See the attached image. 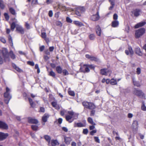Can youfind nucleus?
Returning <instances> with one entry per match:
<instances>
[{
  "label": "nucleus",
  "instance_id": "1",
  "mask_svg": "<svg viewBox=\"0 0 146 146\" xmlns=\"http://www.w3.org/2000/svg\"><path fill=\"white\" fill-rule=\"evenodd\" d=\"M0 56H2L5 61H9L10 58L7 49L6 48H3L0 50Z\"/></svg>",
  "mask_w": 146,
  "mask_h": 146
},
{
  "label": "nucleus",
  "instance_id": "2",
  "mask_svg": "<svg viewBox=\"0 0 146 146\" xmlns=\"http://www.w3.org/2000/svg\"><path fill=\"white\" fill-rule=\"evenodd\" d=\"M11 92L10 89L8 87H7L6 88V92L4 94V96L5 98V102L7 104H8L9 100L12 97L10 94Z\"/></svg>",
  "mask_w": 146,
  "mask_h": 146
},
{
  "label": "nucleus",
  "instance_id": "3",
  "mask_svg": "<svg viewBox=\"0 0 146 146\" xmlns=\"http://www.w3.org/2000/svg\"><path fill=\"white\" fill-rule=\"evenodd\" d=\"M133 93L135 95L138 96L143 98H145V94L142 91L137 88H134L133 91Z\"/></svg>",
  "mask_w": 146,
  "mask_h": 146
},
{
  "label": "nucleus",
  "instance_id": "4",
  "mask_svg": "<svg viewBox=\"0 0 146 146\" xmlns=\"http://www.w3.org/2000/svg\"><path fill=\"white\" fill-rule=\"evenodd\" d=\"M145 29L143 28H140L136 31L135 36L136 38H139L142 36L145 33Z\"/></svg>",
  "mask_w": 146,
  "mask_h": 146
},
{
  "label": "nucleus",
  "instance_id": "5",
  "mask_svg": "<svg viewBox=\"0 0 146 146\" xmlns=\"http://www.w3.org/2000/svg\"><path fill=\"white\" fill-rule=\"evenodd\" d=\"M100 71L102 75L106 76L109 75L110 76L111 73V71L108 69L104 68L102 69Z\"/></svg>",
  "mask_w": 146,
  "mask_h": 146
},
{
  "label": "nucleus",
  "instance_id": "6",
  "mask_svg": "<svg viewBox=\"0 0 146 146\" xmlns=\"http://www.w3.org/2000/svg\"><path fill=\"white\" fill-rule=\"evenodd\" d=\"M132 13L135 17H138L142 13L141 10L139 9H136L133 10Z\"/></svg>",
  "mask_w": 146,
  "mask_h": 146
},
{
  "label": "nucleus",
  "instance_id": "7",
  "mask_svg": "<svg viewBox=\"0 0 146 146\" xmlns=\"http://www.w3.org/2000/svg\"><path fill=\"white\" fill-rule=\"evenodd\" d=\"M100 18L99 12L98 11L96 15H93L91 17V19L93 21H96L99 20Z\"/></svg>",
  "mask_w": 146,
  "mask_h": 146
},
{
  "label": "nucleus",
  "instance_id": "8",
  "mask_svg": "<svg viewBox=\"0 0 146 146\" xmlns=\"http://www.w3.org/2000/svg\"><path fill=\"white\" fill-rule=\"evenodd\" d=\"M86 125V123L85 121L84 123H75L74 124V127H85Z\"/></svg>",
  "mask_w": 146,
  "mask_h": 146
},
{
  "label": "nucleus",
  "instance_id": "9",
  "mask_svg": "<svg viewBox=\"0 0 146 146\" xmlns=\"http://www.w3.org/2000/svg\"><path fill=\"white\" fill-rule=\"evenodd\" d=\"M8 126L5 122L0 121V128L5 129H8Z\"/></svg>",
  "mask_w": 146,
  "mask_h": 146
},
{
  "label": "nucleus",
  "instance_id": "10",
  "mask_svg": "<svg viewBox=\"0 0 146 146\" xmlns=\"http://www.w3.org/2000/svg\"><path fill=\"white\" fill-rule=\"evenodd\" d=\"M8 136L7 133H5L0 132V141H1L6 139Z\"/></svg>",
  "mask_w": 146,
  "mask_h": 146
},
{
  "label": "nucleus",
  "instance_id": "11",
  "mask_svg": "<svg viewBox=\"0 0 146 146\" xmlns=\"http://www.w3.org/2000/svg\"><path fill=\"white\" fill-rule=\"evenodd\" d=\"M125 52L126 54L127 55L129 54L132 55L133 53V50L132 48L130 46L129 47L128 50H125Z\"/></svg>",
  "mask_w": 146,
  "mask_h": 146
},
{
  "label": "nucleus",
  "instance_id": "12",
  "mask_svg": "<svg viewBox=\"0 0 146 146\" xmlns=\"http://www.w3.org/2000/svg\"><path fill=\"white\" fill-rule=\"evenodd\" d=\"M96 31L97 35L98 36H100L101 30V28L99 25H97L96 26Z\"/></svg>",
  "mask_w": 146,
  "mask_h": 146
},
{
  "label": "nucleus",
  "instance_id": "13",
  "mask_svg": "<svg viewBox=\"0 0 146 146\" xmlns=\"http://www.w3.org/2000/svg\"><path fill=\"white\" fill-rule=\"evenodd\" d=\"M16 30L21 34L24 33V30L22 27L18 25H17L16 26Z\"/></svg>",
  "mask_w": 146,
  "mask_h": 146
},
{
  "label": "nucleus",
  "instance_id": "14",
  "mask_svg": "<svg viewBox=\"0 0 146 146\" xmlns=\"http://www.w3.org/2000/svg\"><path fill=\"white\" fill-rule=\"evenodd\" d=\"M132 79L133 83L135 86L137 87H139L141 86L140 83L139 82L136 81L135 78L134 77H132Z\"/></svg>",
  "mask_w": 146,
  "mask_h": 146
},
{
  "label": "nucleus",
  "instance_id": "15",
  "mask_svg": "<svg viewBox=\"0 0 146 146\" xmlns=\"http://www.w3.org/2000/svg\"><path fill=\"white\" fill-rule=\"evenodd\" d=\"M146 24V22L145 21H141L135 25V28H138L140 27H142Z\"/></svg>",
  "mask_w": 146,
  "mask_h": 146
},
{
  "label": "nucleus",
  "instance_id": "16",
  "mask_svg": "<svg viewBox=\"0 0 146 146\" xmlns=\"http://www.w3.org/2000/svg\"><path fill=\"white\" fill-rule=\"evenodd\" d=\"M72 117L73 116L70 115H67L66 116V121L70 123L72 122L74 120V119Z\"/></svg>",
  "mask_w": 146,
  "mask_h": 146
},
{
  "label": "nucleus",
  "instance_id": "17",
  "mask_svg": "<svg viewBox=\"0 0 146 146\" xmlns=\"http://www.w3.org/2000/svg\"><path fill=\"white\" fill-rule=\"evenodd\" d=\"M15 20L13 22L11 25V30H12L13 31L15 27H16L17 25H16L15 23H17V19H14Z\"/></svg>",
  "mask_w": 146,
  "mask_h": 146
},
{
  "label": "nucleus",
  "instance_id": "18",
  "mask_svg": "<svg viewBox=\"0 0 146 146\" xmlns=\"http://www.w3.org/2000/svg\"><path fill=\"white\" fill-rule=\"evenodd\" d=\"M64 141L65 143L67 145L70 144L72 139L70 137H64Z\"/></svg>",
  "mask_w": 146,
  "mask_h": 146
},
{
  "label": "nucleus",
  "instance_id": "19",
  "mask_svg": "<svg viewBox=\"0 0 146 146\" xmlns=\"http://www.w3.org/2000/svg\"><path fill=\"white\" fill-rule=\"evenodd\" d=\"M28 122L32 123L37 124L38 123V121L36 119L29 118Z\"/></svg>",
  "mask_w": 146,
  "mask_h": 146
},
{
  "label": "nucleus",
  "instance_id": "20",
  "mask_svg": "<svg viewBox=\"0 0 146 146\" xmlns=\"http://www.w3.org/2000/svg\"><path fill=\"white\" fill-rule=\"evenodd\" d=\"M49 116L48 114L45 113L42 117V121L44 122H46L47 119L49 117Z\"/></svg>",
  "mask_w": 146,
  "mask_h": 146
},
{
  "label": "nucleus",
  "instance_id": "21",
  "mask_svg": "<svg viewBox=\"0 0 146 146\" xmlns=\"http://www.w3.org/2000/svg\"><path fill=\"white\" fill-rule=\"evenodd\" d=\"M52 105L56 109L58 110L60 109V106L59 105L57 104L56 102H52Z\"/></svg>",
  "mask_w": 146,
  "mask_h": 146
},
{
  "label": "nucleus",
  "instance_id": "22",
  "mask_svg": "<svg viewBox=\"0 0 146 146\" xmlns=\"http://www.w3.org/2000/svg\"><path fill=\"white\" fill-rule=\"evenodd\" d=\"M119 24V22L117 20H115L112 22V26L113 27H116L118 26Z\"/></svg>",
  "mask_w": 146,
  "mask_h": 146
},
{
  "label": "nucleus",
  "instance_id": "23",
  "mask_svg": "<svg viewBox=\"0 0 146 146\" xmlns=\"http://www.w3.org/2000/svg\"><path fill=\"white\" fill-rule=\"evenodd\" d=\"M28 100L32 108H34L35 106L36 105L33 102V100L30 98H28Z\"/></svg>",
  "mask_w": 146,
  "mask_h": 146
},
{
  "label": "nucleus",
  "instance_id": "24",
  "mask_svg": "<svg viewBox=\"0 0 146 146\" xmlns=\"http://www.w3.org/2000/svg\"><path fill=\"white\" fill-rule=\"evenodd\" d=\"M51 144L52 146H56L59 145V143L57 140H52L51 141Z\"/></svg>",
  "mask_w": 146,
  "mask_h": 146
},
{
  "label": "nucleus",
  "instance_id": "25",
  "mask_svg": "<svg viewBox=\"0 0 146 146\" xmlns=\"http://www.w3.org/2000/svg\"><path fill=\"white\" fill-rule=\"evenodd\" d=\"M136 53L139 56H141L142 53L141 51L140 48L139 47H137L135 48Z\"/></svg>",
  "mask_w": 146,
  "mask_h": 146
},
{
  "label": "nucleus",
  "instance_id": "26",
  "mask_svg": "<svg viewBox=\"0 0 146 146\" xmlns=\"http://www.w3.org/2000/svg\"><path fill=\"white\" fill-rule=\"evenodd\" d=\"M74 23L76 25L80 27L84 26V25L82 23L78 21H74Z\"/></svg>",
  "mask_w": 146,
  "mask_h": 146
},
{
  "label": "nucleus",
  "instance_id": "27",
  "mask_svg": "<svg viewBox=\"0 0 146 146\" xmlns=\"http://www.w3.org/2000/svg\"><path fill=\"white\" fill-rule=\"evenodd\" d=\"M44 139L48 142V144H49L50 142L51 139L50 137L48 135H46L44 136Z\"/></svg>",
  "mask_w": 146,
  "mask_h": 146
},
{
  "label": "nucleus",
  "instance_id": "28",
  "mask_svg": "<svg viewBox=\"0 0 146 146\" xmlns=\"http://www.w3.org/2000/svg\"><path fill=\"white\" fill-rule=\"evenodd\" d=\"M88 109L90 110H92L94 109L95 108V106L91 102H90L89 105L88 106Z\"/></svg>",
  "mask_w": 146,
  "mask_h": 146
},
{
  "label": "nucleus",
  "instance_id": "29",
  "mask_svg": "<svg viewBox=\"0 0 146 146\" xmlns=\"http://www.w3.org/2000/svg\"><path fill=\"white\" fill-rule=\"evenodd\" d=\"M13 66L14 68L18 72H23V70L19 67L17 66L15 64H13Z\"/></svg>",
  "mask_w": 146,
  "mask_h": 146
},
{
  "label": "nucleus",
  "instance_id": "30",
  "mask_svg": "<svg viewBox=\"0 0 146 146\" xmlns=\"http://www.w3.org/2000/svg\"><path fill=\"white\" fill-rule=\"evenodd\" d=\"M138 122L136 120H135L133 121V123L132 124V127L135 128H137L138 127Z\"/></svg>",
  "mask_w": 146,
  "mask_h": 146
},
{
  "label": "nucleus",
  "instance_id": "31",
  "mask_svg": "<svg viewBox=\"0 0 146 146\" xmlns=\"http://www.w3.org/2000/svg\"><path fill=\"white\" fill-rule=\"evenodd\" d=\"M56 70L57 72L59 74H61L62 72V69L60 66H58L56 67Z\"/></svg>",
  "mask_w": 146,
  "mask_h": 146
},
{
  "label": "nucleus",
  "instance_id": "32",
  "mask_svg": "<svg viewBox=\"0 0 146 146\" xmlns=\"http://www.w3.org/2000/svg\"><path fill=\"white\" fill-rule=\"evenodd\" d=\"M9 55L12 59H14L15 58V55L13 53V52L12 51H10L9 52Z\"/></svg>",
  "mask_w": 146,
  "mask_h": 146
},
{
  "label": "nucleus",
  "instance_id": "33",
  "mask_svg": "<svg viewBox=\"0 0 146 146\" xmlns=\"http://www.w3.org/2000/svg\"><path fill=\"white\" fill-rule=\"evenodd\" d=\"M68 113L70 116H73V115L76 116L77 117L78 116V114L77 113L74 114V112L72 111H68Z\"/></svg>",
  "mask_w": 146,
  "mask_h": 146
},
{
  "label": "nucleus",
  "instance_id": "34",
  "mask_svg": "<svg viewBox=\"0 0 146 146\" xmlns=\"http://www.w3.org/2000/svg\"><path fill=\"white\" fill-rule=\"evenodd\" d=\"M90 102L84 101L82 102V105L85 108H88V107Z\"/></svg>",
  "mask_w": 146,
  "mask_h": 146
},
{
  "label": "nucleus",
  "instance_id": "35",
  "mask_svg": "<svg viewBox=\"0 0 146 146\" xmlns=\"http://www.w3.org/2000/svg\"><path fill=\"white\" fill-rule=\"evenodd\" d=\"M88 121L90 123L93 125H96L95 123L94 122L92 119L90 117H89L88 118Z\"/></svg>",
  "mask_w": 146,
  "mask_h": 146
},
{
  "label": "nucleus",
  "instance_id": "36",
  "mask_svg": "<svg viewBox=\"0 0 146 146\" xmlns=\"http://www.w3.org/2000/svg\"><path fill=\"white\" fill-rule=\"evenodd\" d=\"M75 13L77 16H81L82 14L81 12H80V10L78 8H77L76 9Z\"/></svg>",
  "mask_w": 146,
  "mask_h": 146
},
{
  "label": "nucleus",
  "instance_id": "37",
  "mask_svg": "<svg viewBox=\"0 0 146 146\" xmlns=\"http://www.w3.org/2000/svg\"><path fill=\"white\" fill-rule=\"evenodd\" d=\"M110 84L112 85L116 84H117L116 80H114L113 79H112L110 80Z\"/></svg>",
  "mask_w": 146,
  "mask_h": 146
},
{
  "label": "nucleus",
  "instance_id": "38",
  "mask_svg": "<svg viewBox=\"0 0 146 146\" xmlns=\"http://www.w3.org/2000/svg\"><path fill=\"white\" fill-rule=\"evenodd\" d=\"M77 8L80 10V11L82 14L85 11V8L83 7H79Z\"/></svg>",
  "mask_w": 146,
  "mask_h": 146
},
{
  "label": "nucleus",
  "instance_id": "39",
  "mask_svg": "<svg viewBox=\"0 0 146 146\" xmlns=\"http://www.w3.org/2000/svg\"><path fill=\"white\" fill-rule=\"evenodd\" d=\"M9 11L10 13L13 15H15L16 13L15 10L12 8H10L9 9Z\"/></svg>",
  "mask_w": 146,
  "mask_h": 146
},
{
  "label": "nucleus",
  "instance_id": "40",
  "mask_svg": "<svg viewBox=\"0 0 146 146\" xmlns=\"http://www.w3.org/2000/svg\"><path fill=\"white\" fill-rule=\"evenodd\" d=\"M90 72V70L89 68L87 66H86V68H85V70L83 69L82 70V72L84 73L88 72Z\"/></svg>",
  "mask_w": 146,
  "mask_h": 146
},
{
  "label": "nucleus",
  "instance_id": "41",
  "mask_svg": "<svg viewBox=\"0 0 146 146\" xmlns=\"http://www.w3.org/2000/svg\"><path fill=\"white\" fill-rule=\"evenodd\" d=\"M89 38L91 40H94L95 38V35L93 34H91L89 35Z\"/></svg>",
  "mask_w": 146,
  "mask_h": 146
},
{
  "label": "nucleus",
  "instance_id": "42",
  "mask_svg": "<svg viewBox=\"0 0 146 146\" xmlns=\"http://www.w3.org/2000/svg\"><path fill=\"white\" fill-rule=\"evenodd\" d=\"M41 37L43 38H44L45 40H46V42H47V40H46V34L45 32H42L41 33Z\"/></svg>",
  "mask_w": 146,
  "mask_h": 146
},
{
  "label": "nucleus",
  "instance_id": "43",
  "mask_svg": "<svg viewBox=\"0 0 146 146\" xmlns=\"http://www.w3.org/2000/svg\"><path fill=\"white\" fill-rule=\"evenodd\" d=\"M141 108L142 110L144 111H146V107L145 106V103L144 102H142Z\"/></svg>",
  "mask_w": 146,
  "mask_h": 146
},
{
  "label": "nucleus",
  "instance_id": "44",
  "mask_svg": "<svg viewBox=\"0 0 146 146\" xmlns=\"http://www.w3.org/2000/svg\"><path fill=\"white\" fill-rule=\"evenodd\" d=\"M0 7L2 9H3L4 8L5 5L3 0H0Z\"/></svg>",
  "mask_w": 146,
  "mask_h": 146
},
{
  "label": "nucleus",
  "instance_id": "45",
  "mask_svg": "<svg viewBox=\"0 0 146 146\" xmlns=\"http://www.w3.org/2000/svg\"><path fill=\"white\" fill-rule=\"evenodd\" d=\"M90 60L96 61H97L98 60V59L96 57L92 56H91Z\"/></svg>",
  "mask_w": 146,
  "mask_h": 146
},
{
  "label": "nucleus",
  "instance_id": "46",
  "mask_svg": "<svg viewBox=\"0 0 146 146\" xmlns=\"http://www.w3.org/2000/svg\"><path fill=\"white\" fill-rule=\"evenodd\" d=\"M32 129L34 131H36L38 130V127L36 125H32L31 126Z\"/></svg>",
  "mask_w": 146,
  "mask_h": 146
},
{
  "label": "nucleus",
  "instance_id": "47",
  "mask_svg": "<svg viewBox=\"0 0 146 146\" xmlns=\"http://www.w3.org/2000/svg\"><path fill=\"white\" fill-rule=\"evenodd\" d=\"M56 25L60 27H61L62 25V23L60 21H56Z\"/></svg>",
  "mask_w": 146,
  "mask_h": 146
},
{
  "label": "nucleus",
  "instance_id": "48",
  "mask_svg": "<svg viewBox=\"0 0 146 146\" xmlns=\"http://www.w3.org/2000/svg\"><path fill=\"white\" fill-rule=\"evenodd\" d=\"M61 9L62 10V11H66L68 10V8L66 7L65 6L63 5H61Z\"/></svg>",
  "mask_w": 146,
  "mask_h": 146
},
{
  "label": "nucleus",
  "instance_id": "49",
  "mask_svg": "<svg viewBox=\"0 0 146 146\" xmlns=\"http://www.w3.org/2000/svg\"><path fill=\"white\" fill-rule=\"evenodd\" d=\"M9 42L11 44V45H13V40L12 38V37L10 35H9L8 37Z\"/></svg>",
  "mask_w": 146,
  "mask_h": 146
},
{
  "label": "nucleus",
  "instance_id": "50",
  "mask_svg": "<svg viewBox=\"0 0 146 146\" xmlns=\"http://www.w3.org/2000/svg\"><path fill=\"white\" fill-rule=\"evenodd\" d=\"M49 75L53 77H55L56 75L55 73L52 71L49 72Z\"/></svg>",
  "mask_w": 146,
  "mask_h": 146
},
{
  "label": "nucleus",
  "instance_id": "51",
  "mask_svg": "<svg viewBox=\"0 0 146 146\" xmlns=\"http://www.w3.org/2000/svg\"><path fill=\"white\" fill-rule=\"evenodd\" d=\"M94 139L95 141L99 143H100V140L99 139L98 137H94Z\"/></svg>",
  "mask_w": 146,
  "mask_h": 146
},
{
  "label": "nucleus",
  "instance_id": "52",
  "mask_svg": "<svg viewBox=\"0 0 146 146\" xmlns=\"http://www.w3.org/2000/svg\"><path fill=\"white\" fill-rule=\"evenodd\" d=\"M27 63L31 66H34L35 65L34 62L33 61H28L27 62Z\"/></svg>",
  "mask_w": 146,
  "mask_h": 146
},
{
  "label": "nucleus",
  "instance_id": "53",
  "mask_svg": "<svg viewBox=\"0 0 146 146\" xmlns=\"http://www.w3.org/2000/svg\"><path fill=\"white\" fill-rule=\"evenodd\" d=\"M66 21L68 23H72V20L69 17H67L66 18Z\"/></svg>",
  "mask_w": 146,
  "mask_h": 146
},
{
  "label": "nucleus",
  "instance_id": "54",
  "mask_svg": "<svg viewBox=\"0 0 146 146\" xmlns=\"http://www.w3.org/2000/svg\"><path fill=\"white\" fill-rule=\"evenodd\" d=\"M39 112L44 113L45 111V109L43 107H40V110L39 111Z\"/></svg>",
  "mask_w": 146,
  "mask_h": 146
},
{
  "label": "nucleus",
  "instance_id": "55",
  "mask_svg": "<svg viewBox=\"0 0 146 146\" xmlns=\"http://www.w3.org/2000/svg\"><path fill=\"white\" fill-rule=\"evenodd\" d=\"M64 75H68L69 73L66 70H64L62 71Z\"/></svg>",
  "mask_w": 146,
  "mask_h": 146
},
{
  "label": "nucleus",
  "instance_id": "56",
  "mask_svg": "<svg viewBox=\"0 0 146 146\" xmlns=\"http://www.w3.org/2000/svg\"><path fill=\"white\" fill-rule=\"evenodd\" d=\"M68 93L69 94L70 96H74L75 95L73 91H69L68 92Z\"/></svg>",
  "mask_w": 146,
  "mask_h": 146
},
{
  "label": "nucleus",
  "instance_id": "57",
  "mask_svg": "<svg viewBox=\"0 0 146 146\" xmlns=\"http://www.w3.org/2000/svg\"><path fill=\"white\" fill-rule=\"evenodd\" d=\"M4 15L6 20L7 21L8 20L9 18V16L8 15L7 13H5Z\"/></svg>",
  "mask_w": 146,
  "mask_h": 146
},
{
  "label": "nucleus",
  "instance_id": "58",
  "mask_svg": "<svg viewBox=\"0 0 146 146\" xmlns=\"http://www.w3.org/2000/svg\"><path fill=\"white\" fill-rule=\"evenodd\" d=\"M87 64H84V65L82 66H81L80 68V70L82 72V70L84 69L85 70V68H86V66H87Z\"/></svg>",
  "mask_w": 146,
  "mask_h": 146
},
{
  "label": "nucleus",
  "instance_id": "59",
  "mask_svg": "<svg viewBox=\"0 0 146 146\" xmlns=\"http://www.w3.org/2000/svg\"><path fill=\"white\" fill-rule=\"evenodd\" d=\"M25 26L27 29H29L30 28L29 24L27 22L25 23Z\"/></svg>",
  "mask_w": 146,
  "mask_h": 146
},
{
  "label": "nucleus",
  "instance_id": "60",
  "mask_svg": "<svg viewBox=\"0 0 146 146\" xmlns=\"http://www.w3.org/2000/svg\"><path fill=\"white\" fill-rule=\"evenodd\" d=\"M0 40L3 43H5L6 42L5 40L3 37H0Z\"/></svg>",
  "mask_w": 146,
  "mask_h": 146
},
{
  "label": "nucleus",
  "instance_id": "61",
  "mask_svg": "<svg viewBox=\"0 0 146 146\" xmlns=\"http://www.w3.org/2000/svg\"><path fill=\"white\" fill-rule=\"evenodd\" d=\"M141 69L139 68H138L137 69V73L138 74H139L141 73Z\"/></svg>",
  "mask_w": 146,
  "mask_h": 146
},
{
  "label": "nucleus",
  "instance_id": "62",
  "mask_svg": "<svg viewBox=\"0 0 146 146\" xmlns=\"http://www.w3.org/2000/svg\"><path fill=\"white\" fill-rule=\"evenodd\" d=\"M88 132V130L87 129H84L83 130V133L84 134H87Z\"/></svg>",
  "mask_w": 146,
  "mask_h": 146
},
{
  "label": "nucleus",
  "instance_id": "63",
  "mask_svg": "<svg viewBox=\"0 0 146 146\" xmlns=\"http://www.w3.org/2000/svg\"><path fill=\"white\" fill-rule=\"evenodd\" d=\"M45 47L44 45L40 47L39 49L40 52L42 51L44 48Z\"/></svg>",
  "mask_w": 146,
  "mask_h": 146
},
{
  "label": "nucleus",
  "instance_id": "64",
  "mask_svg": "<svg viewBox=\"0 0 146 146\" xmlns=\"http://www.w3.org/2000/svg\"><path fill=\"white\" fill-rule=\"evenodd\" d=\"M96 130H93L90 132V134L92 135H93L94 133H96Z\"/></svg>",
  "mask_w": 146,
  "mask_h": 146
}]
</instances>
